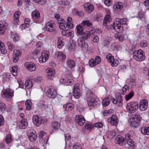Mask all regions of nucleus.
<instances>
[{
	"mask_svg": "<svg viewBox=\"0 0 149 149\" xmlns=\"http://www.w3.org/2000/svg\"><path fill=\"white\" fill-rule=\"evenodd\" d=\"M67 64L70 68H74L76 65L75 61L71 59H68L67 60Z\"/></svg>",
	"mask_w": 149,
	"mask_h": 149,
	"instance_id": "nucleus-28",
	"label": "nucleus"
},
{
	"mask_svg": "<svg viewBox=\"0 0 149 149\" xmlns=\"http://www.w3.org/2000/svg\"><path fill=\"white\" fill-rule=\"evenodd\" d=\"M95 61L94 59L93 58L91 59L89 61V65L91 67H93L96 66V65H94L95 64Z\"/></svg>",
	"mask_w": 149,
	"mask_h": 149,
	"instance_id": "nucleus-56",
	"label": "nucleus"
},
{
	"mask_svg": "<svg viewBox=\"0 0 149 149\" xmlns=\"http://www.w3.org/2000/svg\"><path fill=\"white\" fill-rule=\"evenodd\" d=\"M21 52L20 51L16 50H14L13 53V59L14 62L16 63L19 60V58L21 55Z\"/></svg>",
	"mask_w": 149,
	"mask_h": 149,
	"instance_id": "nucleus-18",
	"label": "nucleus"
},
{
	"mask_svg": "<svg viewBox=\"0 0 149 149\" xmlns=\"http://www.w3.org/2000/svg\"><path fill=\"white\" fill-rule=\"evenodd\" d=\"M60 125V123L58 121L53 122L51 124V127L52 128L53 131H56L58 130Z\"/></svg>",
	"mask_w": 149,
	"mask_h": 149,
	"instance_id": "nucleus-21",
	"label": "nucleus"
},
{
	"mask_svg": "<svg viewBox=\"0 0 149 149\" xmlns=\"http://www.w3.org/2000/svg\"><path fill=\"white\" fill-rule=\"evenodd\" d=\"M115 143L123 146L126 144L124 138L120 136H117L115 139Z\"/></svg>",
	"mask_w": 149,
	"mask_h": 149,
	"instance_id": "nucleus-14",
	"label": "nucleus"
},
{
	"mask_svg": "<svg viewBox=\"0 0 149 149\" xmlns=\"http://www.w3.org/2000/svg\"><path fill=\"white\" fill-rule=\"evenodd\" d=\"M18 125L20 129H24L27 126V123L25 119H23L18 123Z\"/></svg>",
	"mask_w": 149,
	"mask_h": 149,
	"instance_id": "nucleus-24",
	"label": "nucleus"
},
{
	"mask_svg": "<svg viewBox=\"0 0 149 149\" xmlns=\"http://www.w3.org/2000/svg\"><path fill=\"white\" fill-rule=\"evenodd\" d=\"M148 101L146 99L140 101L139 106V109L141 111H145L148 107Z\"/></svg>",
	"mask_w": 149,
	"mask_h": 149,
	"instance_id": "nucleus-13",
	"label": "nucleus"
},
{
	"mask_svg": "<svg viewBox=\"0 0 149 149\" xmlns=\"http://www.w3.org/2000/svg\"><path fill=\"white\" fill-rule=\"evenodd\" d=\"M106 58L108 59V62H111L112 60L113 59L114 57L111 54H108L106 55Z\"/></svg>",
	"mask_w": 149,
	"mask_h": 149,
	"instance_id": "nucleus-52",
	"label": "nucleus"
},
{
	"mask_svg": "<svg viewBox=\"0 0 149 149\" xmlns=\"http://www.w3.org/2000/svg\"><path fill=\"white\" fill-rule=\"evenodd\" d=\"M66 83L67 84H66V86L72 85L74 83V81L72 79H66Z\"/></svg>",
	"mask_w": 149,
	"mask_h": 149,
	"instance_id": "nucleus-51",
	"label": "nucleus"
},
{
	"mask_svg": "<svg viewBox=\"0 0 149 149\" xmlns=\"http://www.w3.org/2000/svg\"><path fill=\"white\" fill-rule=\"evenodd\" d=\"M75 121L79 126H82L85 123V119L84 117L80 115H77L75 117Z\"/></svg>",
	"mask_w": 149,
	"mask_h": 149,
	"instance_id": "nucleus-12",
	"label": "nucleus"
},
{
	"mask_svg": "<svg viewBox=\"0 0 149 149\" xmlns=\"http://www.w3.org/2000/svg\"><path fill=\"white\" fill-rule=\"evenodd\" d=\"M62 35L63 36L68 37L71 36V33L68 30H65L61 32Z\"/></svg>",
	"mask_w": 149,
	"mask_h": 149,
	"instance_id": "nucleus-43",
	"label": "nucleus"
},
{
	"mask_svg": "<svg viewBox=\"0 0 149 149\" xmlns=\"http://www.w3.org/2000/svg\"><path fill=\"white\" fill-rule=\"evenodd\" d=\"M110 99L108 97L104 98L102 101V104L103 107H106L108 105L110 102Z\"/></svg>",
	"mask_w": 149,
	"mask_h": 149,
	"instance_id": "nucleus-30",
	"label": "nucleus"
},
{
	"mask_svg": "<svg viewBox=\"0 0 149 149\" xmlns=\"http://www.w3.org/2000/svg\"><path fill=\"white\" fill-rule=\"evenodd\" d=\"M25 85L26 88L30 89L32 87L33 84L31 80H28L25 82Z\"/></svg>",
	"mask_w": 149,
	"mask_h": 149,
	"instance_id": "nucleus-40",
	"label": "nucleus"
},
{
	"mask_svg": "<svg viewBox=\"0 0 149 149\" xmlns=\"http://www.w3.org/2000/svg\"><path fill=\"white\" fill-rule=\"evenodd\" d=\"M76 29L77 33L80 35H82L84 33V28L80 25L76 26Z\"/></svg>",
	"mask_w": 149,
	"mask_h": 149,
	"instance_id": "nucleus-32",
	"label": "nucleus"
},
{
	"mask_svg": "<svg viewBox=\"0 0 149 149\" xmlns=\"http://www.w3.org/2000/svg\"><path fill=\"white\" fill-rule=\"evenodd\" d=\"M111 20V17L109 15H107L104 17L103 21V24L104 26H106L107 23L110 22Z\"/></svg>",
	"mask_w": 149,
	"mask_h": 149,
	"instance_id": "nucleus-29",
	"label": "nucleus"
},
{
	"mask_svg": "<svg viewBox=\"0 0 149 149\" xmlns=\"http://www.w3.org/2000/svg\"><path fill=\"white\" fill-rule=\"evenodd\" d=\"M45 92L47 97L51 98H54L56 97V91L53 87L46 88L45 89Z\"/></svg>",
	"mask_w": 149,
	"mask_h": 149,
	"instance_id": "nucleus-5",
	"label": "nucleus"
},
{
	"mask_svg": "<svg viewBox=\"0 0 149 149\" xmlns=\"http://www.w3.org/2000/svg\"><path fill=\"white\" fill-rule=\"evenodd\" d=\"M6 107L5 104L3 102L0 103V109L3 111L5 110Z\"/></svg>",
	"mask_w": 149,
	"mask_h": 149,
	"instance_id": "nucleus-61",
	"label": "nucleus"
},
{
	"mask_svg": "<svg viewBox=\"0 0 149 149\" xmlns=\"http://www.w3.org/2000/svg\"><path fill=\"white\" fill-rule=\"evenodd\" d=\"M113 111L112 109H110L108 110H106L103 111V114L104 116H107L108 114L111 113Z\"/></svg>",
	"mask_w": 149,
	"mask_h": 149,
	"instance_id": "nucleus-53",
	"label": "nucleus"
},
{
	"mask_svg": "<svg viewBox=\"0 0 149 149\" xmlns=\"http://www.w3.org/2000/svg\"><path fill=\"white\" fill-rule=\"evenodd\" d=\"M7 26V24L5 22H0V34H3Z\"/></svg>",
	"mask_w": 149,
	"mask_h": 149,
	"instance_id": "nucleus-20",
	"label": "nucleus"
},
{
	"mask_svg": "<svg viewBox=\"0 0 149 149\" xmlns=\"http://www.w3.org/2000/svg\"><path fill=\"white\" fill-rule=\"evenodd\" d=\"M47 73L46 76L47 78L50 79H52L54 77L55 74L54 69L52 68H48L45 70Z\"/></svg>",
	"mask_w": 149,
	"mask_h": 149,
	"instance_id": "nucleus-7",
	"label": "nucleus"
},
{
	"mask_svg": "<svg viewBox=\"0 0 149 149\" xmlns=\"http://www.w3.org/2000/svg\"><path fill=\"white\" fill-rule=\"evenodd\" d=\"M110 44L109 41L106 39L104 40L102 42V45L103 46H108Z\"/></svg>",
	"mask_w": 149,
	"mask_h": 149,
	"instance_id": "nucleus-57",
	"label": "nucleus"
},
{
	"mask_svg": "<svg viewBox=\"0 0 149 149\" xmlns=\"http://www.w3.org/2000/svg\"><path fill=\"white\" fill-rule=\"evenodd\" d=\"M84 127L86 129L89 131L93 130L94 128V126L91 123H86L84 125Z\"/></svg>",
	"mask_w": 149,
	"mask_h": 149,
	"instance_id": "nucleus-38",
	"label": "nucleus"
},
{
	"mask_svg": "<svg viewBox=\"0 0 149 149\" xmlns=\"http://www.w3.org/2000/svg\"><path fill=\"white\" fill-rule=\"evenodd\" d=\"M59 27L60 29L62 30L65 29L67 26L66 23L64 22L63 24H61L59 25Z\"/></svg>",
	"mask_w": 149,
	"mask_h": 149,
	"instance_id": "nucleus-62",
	"label": "nucleus"
},
{
	"mask_svg": "<svg viewBox=\"0 0 149 149\" xmlns=\"http://www.w3.org/2000/svg\"><path fill=\"white\" fill-rule=\"evenodd\" d=\"M49 56V52L44 50L41 53V56L38 59L39 61L41 63H45L48 59Z\"/></svg>",
	"mask_w": 149,
	"mask_h": 149,
	"instance_id": "nucleus-6",
	"label": "nucleus"
},
{
	"mask_svg": "<svg viewBox=\"0 0 149 149\" xmlns=\"http://www.w3.org/2000/svg\"><path fill=\"white\" fill-rule=\"evenodd\" d=\"M108 123L112 125L116 126L118 123L117 116L115 114L112 115L108 119Z\"/></svg>",
	"mask_w": 149,
	"mask_h": 149,
	"instance_id": "nucleus-10",
	"label": "nucleus"
},
{
	"mask_svg": "<svg viewBox=\"0 0 149 149\" xmlns=\"http://www.w3.org/2000/svg\"><path fill=\"white\" fill-rule=\"evenodd\" d=\"M29 24L24 23L21 25L20 26V28L22 29L23 30L28 28L29 27Z\"/></svg>",
	"mask_w": 149,
	"mask_h": 149,
	"instance_id": "nucleus-63",
	"label": "nucleus"
},
{
	"mask_svg": "<svg viewBox=\"0 0 149 149\" xmlns=\"http://www.w3.org/2000/svg\"><path fill=\"white\" fill-rule=\"evenodd\" d=\"M95 61V65H97L100 63L101 62V59L100 57L99 56H96L94 59ZM95 65V64H94Z\"/></svg>",
	"mask_w": 149,
	"mask_h": 149,
	"instance_id": "nucleus-54",
	"label": "nucleus"
},
{
	"mask_svg": "<svg viewBox=\"0 0 149 149\" xmlns=\"http://www.w3.org/2000/svg\"><path fill=\"white\" fill-rule=\"evenodd\" d=\"M25 66L27 68L31 71H35L36 68L35 65L31 62H26L25 63Z\"/></svg>",
	"mask_w": 149,
	"mask_h": 149,
	"instance_id": "nucleus-16",
	"label": "nucleus"
},
{
	"mask_svg": "<svg viewBox=\"0 0 149 149\" xmlns=\"http://www.w3.org/2000/svg\"><path fill=\"white\" fill-rule=\"evenodd\" d=\"M34 124L37 126H40L42 123V119L37 115L34 116L32 118Z\"/></svg>",
	"mask_w": 149,
	"mask_h": 149,
	"instance_id": "nucleus-17",
	"label": "nucleus"
},
{
	"mask_svg": "<svg viewBox=\"0 0 149 149\" xmlns=\"http://www.w3.org/2000/svg\"><path fill=\"white\" fill-rule=\"evenodd\" d=\"M143 72L146 75L149 77V67L148 68L145 67L143 69Z\"/></svg>",
	"mask_w": 149,
	"mask_h": 149,
	"instance_id": "nucleus-59",
	"label": "nucleus"
},
{
	"mask_svg": "<svg viewBox=\"0 0 149 149\" xmlns=\"http://www.w3.org/2000/svg\"><path fill=\"white\" fill-rule=\"evenodd\" d=\"M134 96V92L133 91L130 92L129 94L125 96V99L127 101H128L131 99Z\"/></svg>",
	"mask_w": 149,
	"mask_h": 149,
	"instance_id": "nucleus-46",
	"label": "nucleus"
},
{
	"mask_svg": "<svg viewBox=\"0 0 149 149\" xmlns=\"http://www.w3.org/2000/svg\"><path fill=\"white\" fill-rule=\"evenodd\" d=\"M63 38L61 37H59L58 38V47L60 49L62 47L64 44L62 41Z\"/></svg>",
	"mask_w": 149,
	"mask_h": 149,
	"instance_id": "nucleus-41",
	"label": "nucleus"
},
{
	"mask_svg": "<svg viewBox=\"0 0 149 149\" xmlns=\"http://www.w3.org/2000/svg\"><path fill=\"white\" fill-rule=\"evenodd\" d=\"M133 57L135 60L138 61H143L145 58L143 51L141 49L135 51L133 53Z\"/></svg>",
	"mask_w": 149,
	"mask_h": 149,
	"instance_id": "nucleus-3",
	"label": "nucleus"
},
{
	"mask_svg": "<svg viewBox=\"0 0 149 149\" xmlns=\"http://www.w3.org/2000/svg\"><path fill=\"white\" fill-rule=\"evenodd\" d=\"M54 24V22L53 21L47 22L45 25L47 31L49 32L52 31L53 30Z\"/></svg>",
	"mask_w": 149,
	"mask_h": 149,
	"instance_id": "nucleus-19",
	"label": "nucleus"
},
{
	"mask_svg": "<svg viewBox=\"0 0 149 149\" xmlns=\"http://www.w3.org/2000/svg\"><path fill=\"white\" fill-rule=\"evenodd\" d=\"M116 132L112 131L109 134V137L111 139H113L115 136L116 135Z\"/></svg>",
	"mask_w": 149,
	"mask_h": 149,
	"instance_id": "nucleus-60",
	"label": "nucleus"
},
{
	"mask_svg": "<svg viewBox=\"0 0 149 149\" xmlns=\"http://www.w3.org/2000/svg\"><path fill=\"white\" fill-rule=\"evenodd\" d=\"M31 15L33 18L36 21H38L40 19V13L38 10L33 11Z\"/></svg>",
	"mask_w": 149,
	"mask_h": 149,
	"instance_id": "nucleus-22",
	"label": "nucleus"
},
{
	"mask_svg": "<svg viewBox=\"0 0 149 149\" xmlns=\"http://www.w3.org/2000/svg\"><path fill=\"white\" fill-rule=\"evenodd\" d=\"M56 55L58 56V57L61 58L63 61H64L66 59V56L65 55L62 53L61 52H57L56 53Z\"/></svg>",
	"mask_w": 149,
	"mask_h": 149,
	"instance_id": "nucleus-31",
	"label": "nucleus"
},
{
	"mask_svg": "<svg viewBox=\"0 0 149 149\" xmlns=\"http://www.w3.org/2000/svg\"><path fill=\"white\" fill-rule=\"evenodd\" d=\"M114 7L116 9H121L123 7V3L120 2H117L115 4Z\"/></svg>",
	"mask_w": 149,
	"mask_h": 149,
	"instance_id": "nucleus-35",
	"label": "nucleus"
},
{
	"mask_svg": "<svg viewBox=\"0 0 149 149\" xmlns=\"http://www.w3.org/2000/svg\"><path fill=\"white\" fill-rule=\"evenodd\" d=\"M127 143L128 145L130 146H134V141L131 139H129L127 140Z\"/></svg>",
	"mask_w": 149,
	"mask_h": 149,
	"instance_id": "nucleus-58",
	"label": "nucleus"
},
{
	"mask_svg": "<svg viewBox=\"0 0 149 149\" xmlns=\"http://www.w3.org/2000/svg\"><path fill=\"white\" fill-rule=\"evenodd\" d=\"M141 133L144 135H149V127H143L141 128Z\"/></svg>",
	"mask_w": 149,
	"mask_h": 149,
	"instance_id": "nucleus-33",
	"label": "nucleus"
},
{
	"mask_svg": "<svg viewBox=\"0 0 149 149\" xmlns=\"http://www.w3.org/2000/svg\"><path fill=\"white\" fill-rule=\"evenodd\" d=\"M7 45L8 46L9 49L12 51L15 49V46L14 45L10 42H8L7 43Z\"/></svg>",
	"mask_w": 149,
	"mask_h": 149,
	"instance_id": "nucleus-45",
	"label": "nucleus"
},
{
	"mask_svg": "<svg viewBox=\"0 0 149 149\" xmlns=\"http://www.w3.org/2000/svg\"><path fill=\"white\" fill-rule=\"evenodd\" d=\"M111 63V65L112 66L116 67V66L118 64V61L116 59H114V58L112 59L111 62H110Z\"/></svg>",
	"mask_w": 149,
	"mask_h": 149,
	"instance_id": "nucleus-49",
	"label": "nucleus"
},
{
	"mask_svg": "<svg viewBox=\"0 0 149 149\" xmlns=\"http://www.w3.org/2000/svg\"><path fill=\"white\" fill-rule=\"evenodd\" d=\"M27 135L29 139L31 142H34L37 138L36 134L34 130H29Z\"/></svg>",
	"mask_w": 149,
	"mask_h": 149,
	"instance_id": "nucleus-9",
	"label": "nucleus"
},
{
	"mask_svg": "<svg viewBox=\"0 0 149 149\" xmlns=\"http://www.w3.org/2000/svg\"><path fill=\"white\" fill-rule=\"evenodd\" d=\"M11 36L14 41L16 42L18 40L19 38L17 34L16 33H14Z\"/></svg>",
	"mask_w": 149,
	"mask_h": 149,
	"instance_id": "nucleus-55",
	"label": "nucleus"
},
{
	"mask_svg": "<svg viewBox=\"0 0 149 149\" xmlns=\"http://www.w3.org/2000/svg\"><path fill=\"white\" fill-rule=\"evenodd\" d=\"M130 125L134 127H136L139 125V123L134 120V118H132L130 119Z\"/></svg>",
	"mask_w": 149,
	"mask_h": 149,
	"instance_id": "nucleus-39",
	"label": "nucleus"
},
{
	"mask_svg": "<svg viewBox=\"0 0 149 149\" xmlns=\"http://www.w3.org/2000/svg\"><path fill=\"white\" fill-rule=\"evenodd\" d=\"M2 97L7 101H10L14 96L13 91L10 89H5L2 91Z\"/></svg>",
	"mask_w": 149,
	"mask_h": 149,
	"instance_id": "nucleus-4",
	"label": "nucleus"
},
{
	"mask_svg": "<svg viewBox=\"0 0 149 149\" xmlns=\"http://www.w3.org/2000/svg\"><path fill=\"white\" fill-rule=\"evenodd\" d=\"M144 5L147 9H149V0H146L143 3Z\"/></svg>",
	"mask_w": 149,
	"mask_h": 149,
	"instance_id": "nucleus-64",
	"label": "nucleus"
},
{
	"mask_svg": "<svg viewBox=\"0 0 149 149\" xmlns=\"http://www.w3.org/2000/svg\"><path fill=\"white\" fill-rule=\"evenodd\" d=\"M73 92L74 97L77 99L79 98L80 96V93L78 84H76L74 86Z\"/></svg>",
	"mask_w": 149,
	"mask_h": 149,
	"instance_id": "nucleus-15",
	"label": "nucleus"
},
{
	"mask_svg": "<svg viewBox=\"0 0 149 149\" xmlns=\"http://www.w3.org/2000/svg\"><path fill=\"white\" fill-rule=\"evenodd\" d=\"M6 142L8 143H10L12 141V138L11 135L10 134L7 135L6 138Z\"/></svg>",
	"mask_w": 149,
	"mask_h": 149,
	"instance_id": "nucleus-47",
	"label": "nucleus"
},
{
	"mask_svg": "<svg viewBox=\"0 0 149 149\" xmlns=\"http://www.w3.org/2000/svg\"><path fill=\"white\" fill-rule=\"evenodd\" d=\"M83 35L81 38H82L83 39L86 40L89 38L90 36V33L89 31H86L83 33Z\"/></svg>",
	"mask_w": 149,
	"mask_h": 149,
	"instance_id": "nucleus-37",
	"label": "nucleus"
},
{
	"mask_svg": "<svg viewBox=\"0 0 149 149\" xmlns=\"http://www.w3.org/2000/svg\"><path fill=\"white\" fill-rule=\"evenodd\" d=\"M114 36L116 38L118 39V40L120 42L123 41L124 39V37L123 35L115 34Z\"/></svg>",
	"mask_w": 149,
	"mask_h": 149,
	"instance_id": "nucleus-42",
	"label": "nucleus"
},
{
	"mask_svg": "<svg viewBox=\"0 0 149 149\" xmlns=\"http://www.w3.org/2000/svg\"><path fill=\"white\" fill-rule=\"evenodd\" d=\"M85 40L82 38L79 37L77 39V43L80 47L84 48L86 50H87L88 48V46L87 44L85 43Z\"/></svg>",
	"mask_w": 149,
	"mask_h": 149,
	"instance_id": "nucleus-11",
	"label": "nucleus"
},
{
	"mask_svg": "<svg viewBox=\"0 0 149 149\" xmlns=\"http://www.w3.org/2000/svg\"><path fill=\"white\" fill-rule=\"evenodd\" d=\"M138 108V104L136 102H130L127 104L126 107L127 111L130 113H134Z\"/></svg>",
	"mask_w": 149,
	"mask_h": 149,
	"instance_id": "nucleus-2",
	"label": "nucleus"
},
{
	"mask_svg": "<svg viewBox=\"0 0 149 149\" xmlns=\"http://www.w3.org/2000/svg\"><path fill=\"white\" fill-rule=\"evenodd\" d=\"M85 8L88 12H92L94 9L93 6L89 3H86L84 6Z\"/></svg>",
	"mask_w": 149,
	"mask_h": 149,
	"instance_id": "nucleus-26",
	"label": "nucleus"
},
{
	"mask_svg": "<svg viewBox=\"0 0 149 149\" xmlns=\"http://www.w3.org/2000/svg\"><path fill=\"white\" fill-rule=\"evenodd\" d=\"M112 26L113 29L117 33H121L123 30V26L115 21L113 24Z\"/></svg>",
	"mask_w": 149,
	"mask_h": 149,
	"instance_id": "nucleus-8",
	"label": "nucleus"
},
{
	"mask_svg": "<svg viewBox=\"0 0 149 149\" xmlns=\"http://www.w3.org/2000/svg\"><path fill=\"white\" fill-rule=\"evenodd\" d=\"M39 107L42 110H46L48 108V105L45 104V102L41 103L39 105Z\"/></svg>",
	"mask_w": 149,
	"mask_h": 149,
	"instance_id": "nucleus-44",
	"label": "nucleus"
},
{
	"mask_svg": "<svg viewBox=\"0 0 149 149\" xmlns=\"http://www.w3.org/2000/svg\"><path fill=\"white\" fill-rule=\"evenodd\" d=\"M88 106L91 109L97 107L100 102L98 99L96 98H92L91 97H88L86 98Z\"/></svg>",
	"mask_w": 149,
	"mask_h": 149,
	"instance_id": "nucleus-1",
	"label": "nucleus"
},
{
	"mask_svg": "<svg viewBox=\"0 0 149 149\" xmlns=\"http://www.w3.org/2000/svg\"><path fill=\"white\" fill-rule=\"evenodd\" d=\"M63 107L64 111H70L73 109L74 105L72 103H69L63 105Z\"/></svg>",
	"mask_w": 149,
	"mask_h": 149,
	"instance_id": "nucleus-23",
	"label": "nucleus"
},
{
	"mask_svg": "<svg viewBox=\"0 0 149 149\" xmlns=\"http://www.w3.org/2000/svg\"><path fill=\"white\" fill-rule=\"evenodd\" d=\"M20 13L18 11H16L14 14L15 18L13 20L14 23L15 24H17L19 22V18L20 15Z\"/></svg>",
	"mask_w": 149,
	"mask_h": 149,
	"instance_id": "nucleus-25",
	"label": "nucleus"
},
{
	"mask_svg": "<svg viewBox=\"0 0 149 149\" xmlns=\"http://www.w3.org/2000/svg\"><path fill=\"white\" fill-rule=\"evenodd\" d=\"M72 18L70 17H69L67 19V23L66 25L69 29H72L73 27V25L72 22Z\"/></svg>",
	"mask_w": 149,
	"mask_h": 149,
	"instance_id": "nucleus-34",
	"label": "nucleus"
},
{
	"mask_svg": "<svg viewBox=\"0 0 149 149\" xmlns=\"http://www.w3.org/2000/svg\"><path fill=\"white\" fill-rule=\"evenodd\" d=\"M31 102L30 100H28L26 101L25 106L27 110H30L31 109Z\"/></svg>",
	"mask_w": 149,
	"mask_h": 149,
	"instance_id": "nucleus-36",
	"label": "nucleus"
},
{
	"mask_svg": "<svg viewBox=\"0 0 149 149\" xmlns=\"http://www.w3.org/2000/svg\"><path fill=\"white\" fill-rule=\"evenodd\" d=\"M11 72L13 76H16L17 75V69L15 66L13 67Z\"/></svg>",
	"mask_w": 149,
	"mask_h": 149,
	"instance_id": "nucleus-48",
	"label": "nucleus"
},
{
	"mask_svg": "<svg viewBox=\"0 0 149 149\" xmlns=\"http://www.w3.org/2000/svg\"><path fill=\"white\" fill-rule=\"evenodd\" d=\"M114 21L122 25L123 24H127V19L125 18L121 19L116 18L115 19Z\"/></svg>",
	"mask_w": 149,
	"mask_h": 149,
	"instance_id": "nucleus-27",
	"label": "nucleus"
},
{
	"mask_svg": "<svg viewBox=\"0 0 149 149\" xmlns=\"http://www.w3.org/2000/svg\"><path fill=\"white\" fill-rule=\"evenodd\" d=\"M81 25L83 26L86 25L88 27L91 26L92 25V24L90 23L89 21H83L81 23Z\"/></svg>",
	"mask_w": 149,
	"mask_h": 149,
	"instance_id": "nucleus-50",
	"label": "nucleus"
}]
</instances>
